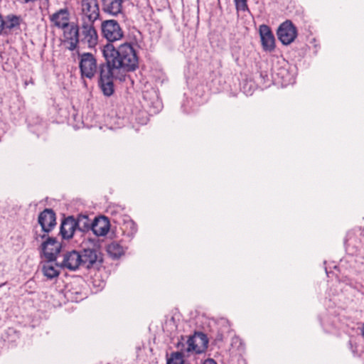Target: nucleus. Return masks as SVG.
<instances>
[{"mask_svg":"<svg viewBox=\"0 0 364 364\" xmlns=\"http://www.w3.org/2000/svg\"><path fill=\"white\" fill-rule=\"evenodd\" d=\"M109 221L107 218L100 216L92 222V230L97 236L105 235L109 230Z\"/></svg>","mask_w":364,"mask_h":364,"instance_id":"17","label":"nucleus"},{"mask_svg":"<svg viewBox=\"0 0 364 364\" xmlns=\"http://www.w3.org/2000/svg\"><path fill=\"white\" fill-rule=\"evenodd\" d=\"M94 23L81 21L79 26L80 41L87 44L89 48H94L98 42V35Z\"/></svg>","mask_w":364,"mask_h":364,"instance_id":"5","label":"nucleus"},{"mask_svg":"<svg viewBox=\"0 0 364 364\" xmlns=\"http://www.w3.org/2000/svg\"><path fill=\"white\" fill-rule=\"evenodd\" d=\"M4 18L3 16L0 14V34L1 33L2 31L4 30Z\"/></svg>","mask_w":364,"mask_h":364,"instance_id":"24","label":"nucleus"},{"mask_svg":"<svg viewBox=\"0 0 364 364\" xmlns=\"http://www.w3.org/2000/svg\"><path fill=\"white\" fill-rule=\"evenodd\" d=\"M289 82V80H284L282 82V83H284V84H287Z\"/></svg>","mask_w":364,"mask_h":364,"instance_id":"26","label":"nucleus"},{"mask_svg":"<svg viewBox=\"0 0 364 364\" xmlns=\"http://www.w3.org/2000/svg\"><path fill=\"white\" fill-rule=\"evenodd\" d=\"M46 240L41 244V250L45 257L49 261L55 260L57 255L60 253L61 249L60 243L54 237H50L48 235Z\"/></svg>","mask_w":364,"mask_h":364,"instance_id":"11","label":"nucleus"},{"mask_svg":"<svg viewBox=\"0 0 364 364\" xmlns=\"http://www.w3.org/2000/svg\"><path fill=\"white\" fill-rule=\"evenodd\" d=\"M80 21L95 22L100 17V7L97 0H81Z\"/></svg>","mask_w":364,"mask_h":364,"instance_id":"6","label":"nucleus"},{"mask_svg":"<svg viewBox=\"0 0 364 364\" xmlns=\"http://www.w3.org/2000/svg\"><path fill=\"white\" fill-rule=\"evenodd\" d=\"M203 364H217L213 359H208L205 360Z\"/></svg>","mask_w":364,"mask_h":364,"instance_id":"25","label":"nucleus"},{"mask_svg":"<svg viewBox=\"0 0 364 364\" xmlns=\"http://www.w3.org/2000/svg\"><path fill=\"white\" fill-rule=\"evenodd\" d=\"M102 54L105 63L99 66V85L106 96L114 92V79L117 78L120 71H134L139 65V58L136 50L129 43L115 48L112 44L104 46Z\"/></svg>","mask_w":364,"mask_h":364,"instance_id":"1","label":"nucleus"},{"mask_svg":"<svg viewBox=\"0 0 364 364\" xmlns=\"http://www.w3.org/2000/svg\"><path fill=\"white\" fill-rule=\"evenodd\" d=\"M38 223L41 226V233H35V240L40 241L46 237L48 232H50L56 225L55 213L52 209H45L40 213L38 219Z\"/></svg>","mask_w":364,"mask_h":364,"instance_id":"3","label":"nucleus"},{"mask_svg":"<svg viewBox=\"0 0 364 364\" xmlns=\"http://www.w3.org/2000/svg\"><path fill=\"white\" fill-rule=\"evenodd\" d=\"M92 222L88 216L84 215H80L75 219V223L77 224V228L81 232H86L90 229L92 230Z\"/></svg>","mask_w":364,"mask_h":364,"instance_id":"20","label":"nucleus"},{"mask_svg":"<svg viewBox=\"0 0 364 364\" xmlns=\"http://www.w3.org/2000/svg\"><path fill=\"white\" fill-rule=\"evenodd\" d=\"M105 13L117 16L122 14L124 0H101Z\"/></svg>","mask_w":364,"mask_h":364,"instance_id":"15","label":"nucleus"},{"mask_svg":"<svg viewBox=\"0 0 364 364\" xmlns=\"http://www.w3.org/2000/svg\"><path fill=\"white\" fill-rule=\"evenodd\" d=\"M81 262L80 253L73 250L64 255L61 267L70 270H76L81 265Z\"/></svg>","mask_w":364,"mask_h":364,"instance_id":"14","label":"nucleus"},{"mask_svg":"<svg viewBox=\"0 0 364 364\" xmlns=\"http://www.w3.org/2000/svg\"><path fill=\"white\" fill-rule=\"evenodd\" d=\"M42 271L43 274L50 279L58 277L59 274L58 266H55L51 263V262H49L48 260L43 264Z\"/></svg>","mask_w":364,"mask_h":364,"instance_id":"19","label":"nucleus"},{"mask_svg":"<svg viewBox=\"0 0 364 364\" xmlns=\"http://www.w3.org/2000/svg\"><path fill=\"white\" fill-rule=\"evenodd\" d=\"M49 18L53 26L58 28L63 29L71 24L70 13L67 7L59 9L50 15Z\"/></svg>","mask_w":364,"mask_h":364,"instance_id":"12","label":"nucleus"},{"mask_svg":"<svg viewBox=\"0 0 364 364\" xmlns=\"http://www.w3.org/2000/svg\"><path fill=\"white\" fill-rule=\"evenodd\" d=\"M208 341L205 334L201 332H196L189 336L187 340L186 350L194 353H201L208 348Z\"/></svg>","mask_w":364,"mask_h":364,"instance_id":"10","label":"nucleus"},{"mask_svg":"<svg viewBox=\"0 0 364 364\" xmlns=\"http://www.w3.org/2000/svg\"><path fill=\"white\" fill-rule=\"evenodd\" d=\"M237 11H245L248 10L247 0H234Z\"/></svg>","mask_w":364,"mask_h":364,"instance_id":"23","label":"nucleus"},{"mask_svg":"<svg viewBox=\"0 0 364 364\" xmlns=\"http://www.w3.org/2000/svg\"><path fill=\"white\" fill-rule=\"evenodd\" d=\"M102 34L109 42L120 41L124 31L119 23L114 19L105 20L101 23Z\"/></svg>","mask_w":364,"mask_h":364,"instance_id":"4","label":"nucleus"},{"mask_svg":"<svg viewBox=\"0 0 364 364\" xmlns=\"http://www.w3.org/2000/svg\"><path fill=\"white\" fill-rule=\"evenodd\" d=\"M167 364H184L183 353L180 352L171 353L167 360Z\"/></svg>","mask_w":364,"mask_h":364,"instance_id":"22","label":"nucleus"},{"mask_svg":"<svg viewBox=\"0 0 364 364\" xmlns=\"http://www.w3.org/2000/svg\"><path fill=\"white\" fill-rule=\"evenodd\" d=\"M279 40L284 45H289L297 37L296 27L290 20H287L280 24L277 32Z\"/></svg>","mask_w":364,"mask_h":364,"instance_id":"7","label":"nucleus"},{"mask_svg":"<svg viewBox=\"0 0 364 364\" xmlns=\"http://www.w3.org/2000/svg\"><path fill=\"white\" fill-rule=\"evenodd\" d=\"M77 224L75 223V218L73 216H69L65 218L60 225V234L64 239H70L77 228Z\"/></svg>","mask_w":364,"mask_h":364,"instance_id":"16","label":"nucleus"},{"mask_svg":"<svg viewBox=\"0 0 364 364\" xmlns=\"http://www.w3.org/2000/svg\"><path fill=\"white\" fill-rule=\"evenodd\" d=\"M63 29V45L69 50L77 48L80 42L79 26L74 22Z\"/></svg>","mask_w":364,"mask_h":364,"instance_id":"8","label":"nucleus"},{"mask_svg":"<svg viewBox=\"0 0 364 364\" xmlns=\"http://www.w3.org/2000/svg\"><path fill=\"white\" fill-rule=\"evenodd\" d=\"M108 255L113 259L120 257L124 253V247L117 242H112L107 246Z\"/></svg>","mask_w":364,"mask_h":364,"instance_id":"18","label":"nucleus"},{"mask_svg":"<svg viewBox=\"0 0 364 364\" xmlns=\"http://www.w3.org/2000/svg\"><path fill=\"white\" fill-rule=\"evenodd\" d=\"M362 336L364 337V324H363V326L362 328Z\"/></svg>","mask_w":364,"mask_h":364,"instance_id":"27","label":"nucleus"},{"mask_svg":"<svg viewBox=\"0 0 364 364\" xmlns=\"http://www.w3.org/2000/svg\"><path fill=\"white\" fill-rule=\"evenodd\" d=\"M259 31L264 50L269 52L274 50L275 39L270 28L265 24H262L259 26Z\"/></svg>","mask_w":364,"mask_h":364,"instance_id":"13","label":"nucleus"},{"mask_svg":"<svg viewBox=\"0 0 364 364\" xmlns=\"http://www.w3.org/2000/svg\"><path fill=\"white\" fill-rule=\"evenodd\" d=\"M4 29L11 30L17 28L20 25V18L16 16H8L6 20H4Z\"/></svg>","mask_w":364,"mask_h":364,"instance_id":"21","label":"nucleus"},{"mask_svg":"<svg viewBox=\"0 0 364 364\" xmlns=\"http://www.w3.org/2000/svg\"><path fill=\"white\" fill-rule=\"evenodd\" d=\"M78 58L82 78H93L98 68L95 56L91 53H82L78 54Z\"/></svg>","mask_w":364,"mask_h":364,"instance_id":"2","label":"nucleus"},{"mask_svg":"<svg viewBox=\"0 0 364 364\" xmlns=\"http://www.w3.org/2000/svg\"><path fill=\"white\" fill-rule=\"evenodd\" d=\"M81 266L87 268L97 267L102 262V253L95 248L84 249L80 252Z\"/></svg>","mask_w":364,"mask_h":364,"instance_id":"9","label":"nucleus"}]
</instances>
